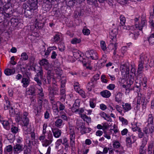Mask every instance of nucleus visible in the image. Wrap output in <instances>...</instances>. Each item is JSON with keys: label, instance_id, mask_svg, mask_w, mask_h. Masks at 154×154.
<instances>
[{"label": "nucleus", "instance_id": "nucleus-32", "mask_svg": "<svg viewBox=\"0 0 154 154\" xmlns=\"http://www.w3.org/2000/svg\"><path fill=\"white\" fill-rule=\"evenodd\" d=\"M82 118L87 122L88 123L91 122V119L90 117L87 116L86 115L83 114L81 115Z\"/></svg>", "mask_w": 154, "mask_h": 154}, {"label": "nucleus", "instance_id": "nucleus-44", "mask_svg": "<svg viewBox=\"0 0 154 154\" xmlns=\"http://www.w3.org/2000/svg\"><path fill=\"white\" fill-rule=\"evenodd\" d=\"M33 109L34 110L35 115H38L40 112V110L41 109H39V106L38 107L36 106H34L33 107Z\"/></svg>", "mask_w": 154, "mask_h": 154}, {"label": "nucleus", "instance_id": "nucleus-22", "mask_svg": "<svg viewBox=\"0 0 154 154\" xmlns=\"http://www.w3.org/2000/svg\"><path fill=\"white\" fill-rule=\"evenodd\" d=\"M26 94L29 95H33L35 93V88L34 86H31L26 89Z\"/></svg>", "mask_w": 154, "mask_h": 154}, {"label": "nucleus", "instance_id": "nucleus-29", "mask_svg": "<svg viewBox=\"0 0 154 154\" xmlns=\"http://www.w3.org/2000/svg\"><path fill=\"white\" fill-rule=\"evenodd\" d=\"M153 7L154 12L153 14H152L151 13L150 14L149 18V22L151 24V26L154 28V3L153 4Z\"/></svg>", "mask_w": 154, "mask_h": 154}, {"label": "nucleus", "instance_id": "nucleus-54", "mask_svg": "<svg viewBox=\"0 0 154 154\" xmlns=\"http://www.w3.org/2000/svg\"><path fill=\"white\" fill-rule=\"evenodd\" d=\"M79 85V84L78 82H76L74 83V88L77 92L81 89Z\"/></svg>", "mask_w": 154, "mask_h": 154}, {"label": "nucleus", "instance_id": "nucleus-51", "mask_svg": "<svg viewBox=\"0 0 154 154\" xmlns=\"http://www.w3.org/2000/svg\"><path fill=\"white\" fill-rule=\"evenodd\" d=\"M34 60L35 58L33 57H31L29 58V65L30 66H31L33 65L34 63Z\"/></svg>", "mask_w": 154, "mask_h": 154}, {"label": "nucleus", "instance_id": "nucleus-34", "mask_svg": "<svg viewBox=\"0 0 154 154\" xmlns=\"http://www.w3.org/2000/svg\"><path fill=\"white\" fill-rule=\"evenodd\" d=\"M62 120L60 119H58L55 122V125L57 127L60 128L62 126Z\"/></svg>", "mask_w": 154, "mask_h": 154}, {"label": "nucleus", "instance_id": "nucleus-45", "mask_svg": "<svg viewBox=\"0 0 154 154\" xmlns=\"http://www.w3.org/2000/svg\"><path fill=\"white\" fill-rule=\"evenodd\" d=\"M62 143V139H58L55 143L56 148L58 149L59 146L61 145Z\"/></svg>", "mask_w": 154, "mask_h": 154}, {"label": "nucleus", "instance_id": "nucleus-46", "mask_svg": "<svg viewBox=\"0 0 154 154\" xmlns=\"http://www.w3.org/2000/svg\"><path fill=\"white\" fill-rule=\"evenodd\" d=\"M112 146L115 148H118L120 146V144L118 141H115L112 142Z\"/></svg>", "mask_w": 154, "mask_h": 154}, {"label": "nucleus", "instance_id": "nucleus-17", "mask_svg": "<svg viewBox=\"0 0 154 154\" xmlns=\"http://www.w3.org/2000/svg\"><path fill=\"white\" fill-rule=\"evenodd\" d=\"M55 74H54V77H57L58 79H60L62 76L63 73L62 70L60 68H56L54 69Z\"/></svg>", "mask_w": 154, "mask_h": 154}, {"label": "nucleus", "instance_id": "nucleus-57", "mask_svg": "<svg viewBox=\"0 0 154 154\" xmlns=\"http://www.w3.org/2000/svg\"><path fill=\"white\" fill-rule=\"evenodd\" d=\"M82 32L84 35H88L90 33V31L88 29L84 28L82 30Z\"/></svg>", "mask_w": 154, "mask_h": 154}, {"label": "nucleus", "instance_id": "nucleus-62", "mask_svg": "<svg viewBox=\"0 0 154 154\" xmlns=\"http://www.w3.org/2000/svg\"><path fill=\"white\" fill-rule=\"evenodd\" d=\"M37 74L38 76L40 79H42V78L43 71L41 68H40V70L38 72H37Z\"/></svg>", "mask_w": 154, "mask_h": 154}, {"label": "nucleus", "instance_id": "nucleus-35", "mask_svg": "<svg viewBox=\"0 0 154 154\" xmlns=\"http://www.w3.org/2000/svg\"><path fill=\"white\" fill-rule=\"evenodd\" d=\"M148 119L147 122H148V125H153L152 123L153 122V117L152 114H149L148 115Z\"/></svg>", "mask_w": 154, "mask_h": 154}, {"label": "nucleus", "instance_id": "nucleus-13", "mask_svg": "<svg viewBox=\"0 0 154 154\" xmlns=\"http://www.w3.org/2000/svg\"><path fill=\"white\" fill-rule=\"evenodd\" d=\"M135 69L133 67H132L131 69L129 77V84L130 85H132L133 83L134 77L135 75Z\"/></svg>", "mask_w": 154, "mask_h": 154}, {"label": "nucleus", "instance_id": "nucleus-42", "mask_svg": "<svg viewBox=\"0 0 154 154\" xmlns=\"http://www.w3.org/2000/svg\"><path fill=\"white\" fill-rule=\"evenodd\" d=\"M115 108L121 115L123 116L124 115V113L122 112V108L120 106L118 105H116Z\"/></svg>", "mask_w": 154, "mask_h": 154}, {"label": "nucleus", "instance_id": "nucleus-43", "mask_svg": "<svg viewBox=\"0 0 154 154\" xmlns=\"http://www.w3.org/2000/svg\"><path fill=\"white\" fill-rule=\"evenodd\" d=\"M90 106L92 108H94L96 106V104L94 100L93 99H90L89 101Z\"/></svg>", "mask_w": 154, "mask_h": 154}, {"label": "nucleus", "instance_id": "nucleus-7", "mask_svg": "<svg viewBox=\"0 0 154 154\" xmlns=\"http://www.w3.org/2000/svg\"><path fill=\"white\" fill-rule=\"evenodd\" d=\"M69 148L73 152L75 149V134L73 127H70L69 129Z\"/></svg>", "mask_w": 154, "mask_h": 154}, {"label": "nucleus", "instance_id": "nucleus-41", "mask_svg": "<svg viewBox=\"0 0 154 154\" xmlns=\"http://www.w3.org/2000/svg\"><path fill=\"white\" fill-rule=\"evenodd\" d=\"M81 42V40L80 38H74L72 40L71 43L73 44L79 43Z\"/></svg>", "mask_w": 154, "mask_h": 154}, {"label": "nucleus", "instance_id": "nucleus-31", "mask_svg": "<svg viewBox=\"0 0 154 154\" xmlns=\"http://www.w3.org/2000/svg\"><path fill=\"white\" fill-rule=\"evenodd\" d=\"M122 93L120 92L118 93L116 96V101L118 103H120L122 101Z\"/></svg>", "mask_w": 154, "mask_h": 154}, {"label": "nucleus", "instance_id": "nucleus-28", "mask_svg": "<svg viewBox=\"0 0 154 154\" xmlns=\"http://www.w3.org/2000/svg\"><path fill=\"white\" fill-rule=\"evenodd\" d=\"M15 72V70L14 69H7L4 71L5 74L7 76L11 75L14 74Z\"/></svg>", "mask_w": 154, "mask_h": 154}, {"label": "nucleus", "instance_id": "nucleus-3", "mask_svg": "<svg viewBox=\"0 0 154 154\" xmlns=\"http://www.w3.org/2000/svg\"><path fill=\"white\" fill-rule=\"evenodd\" d=\"M55 86L57 85H55ZM58 89L55 86L54 89H51L49 93V96L52 102H51L52 106V109L53 112L57 114L59 112V110L58 109L57 106H58L57 102H54L53 101V97L55 95L58 94Z\"/></svg>", "mask_w": 154, "mask_h": 154}, {"label": "nucleus", "instance_id": "nucleus-60", "mask_svg": "<svg viewBox=\"0 0 154 154\" xmlns=\"http://www.w3.org/2000/svg\"><path fill=\"white\" fill-rule=\"evenodd\" d=\"M77 92L80 94L82 97L85 98V92L83 90L81 89Z\"/></svg>", "mask_w": 154, "mask_h": 154}, {"label": "nucleus", "instance_id": "nucleus-6", "mask_svg": "<svg viewBox=\"0 0 154 154\" xmlns=\"http://www.w3.org/2000/svg\"><path fill=\"white\" fill-rule=\"evenodd\" d=\"M149 63V65L150 66H152L154 64V61L151 60L149 62V60L147 59L146 56L144 54H141L140 56V60L139 62L138 67V68L137 72H138L140 73L143 69V64L145 62Z\"/></svg>", "mask_w": 154, "mask_h": 154}, {"label": "nucleus", "instance_id": "nucleus-1", "mask_svg": "<svg viewBox=\"0 0 154 154\" xmlns=\"http://www.w3.org/2000/svg\"><path fill=\"white\" fill-rule=\"evenodd\" d=\"M138 19L137 18L134 19L136 22L134 26H125L123 27L124 29L130 30L129 32V36L134 40L137 39L138 36L139 34L137 30H141L146 25V21L145 20H142L140 23L138 22Z\"/></svg>", "mask_w": 154, "mask_h": 154}, {"label": "nucleus", "instance_id": "nucleus-38", "mask_svg": "<svg viewBox=\"0 0 154 154\" xmlns=\"http://www.w3.org/2000/svg\"><path fill=\"white\" fill-rule=\"evenodd\" d=\"M60 79L61 80V86L62 88H64L65 86L66 81V78L63 76H62Z\"/></svg>", "mask_w": 154, "mask_h": 154}, {"label": "nucleus", "instance_id": "nucleus-52", "mask_svg": "<svg viewBox=\"0 0 154 154\" xmlns=\"http://www.w3.org/2000/svg\"><path fill=\"white\" fill-rule=\"evenodd\" d=\"M143 97L144 96H142V95L141 94H140V95H138L137 99V104L140 105V104L141 103V102H142V100L143 98Z\"/></svg>", "mask_w": 154, "mask_h": 154}, {"label": "nucleus", "instance_id": "nucleus-63", "mask_svg": "<svg viewBox=\"0 0 154 154\" xmlns=\"http://www.w3.org/2000/svg\"><path fill=\"white\" fill-rule=\"evenodd\" d=\"M100 115L102 117L106 119V118H108L107 115L104 112L101 111L100 113Z\"/></svg>", "mask_w": 154, "mask_h": 154}, {"label": "nucleus", "instance_id": "nucleus-37", "mask_svg": "<svg viewBox=\"0 0 154 154\" xmlns=\"http://www.w3.org/2000/svg\"><path fill=\"white\" fill-rule=\"evenodd\" d=\"M100 46L103 51H105L107 49V47L105 42L103 41H101L100 42Z\"/></svg>", "mask_w": 154, "mask_h": 154}, {"label": "nucleus", "instance_id": "nucleus-21", "mask_svg": "<svg viewBox=\"0 0 154 154\" xmlns=\"http://www.w3.org/2000/svg\"><path fill=\"white\" fill-rule=\"evenodd\" d=\"M118 34L117 30L116 29H114L111 30L109 32L110 38L112 40H113L115 39Z\"/></svg>", "mask_w": 154, "mask_h": 154}, {"label": "nucleus", "instance_id": "nucleus-12", "mask_svg": "<svg viewBox=\"0 0 154 154\" xmlns=\"http://www.w3.org/2000/svg\"><path fill=\"white\" fill-rule=\"evenodd\" d=\"M73 55L74 57L77 59H79L80 61H82L83 60V54L80 51L78 50H75L73 52Z\"/></svg>", "mask_w": 154, "mask_h": 154}, {"label": "nucleus", "instance_id": "nucleus-18", "mask_svg": "<svg viewBox=\"0 0 154 154\" xmlns=\"http://www.w3.org/2000/svg\"><path fill=\"white\" fill-rule=\"evenodd\" d=\"M122 106L123 111L125 113L130 111L132 109L131 104L128 103H124Z\"/></svg>", "mask_w": 154, "mask_h": 154}, {"label": "nucleus", "instance_id": "nucleus-14", "mask_svg": "<svg viewBox=\"0 0 154 154\" xmlns=\"http://www.w3.org/2000/svg\"><path fill=\"white\" fill-rule=\"evenodd\" d=\"M80 100H79L76 99L71 109V110L73 112H75L78 111V109L79 106Z\"/></svg>", "mask_w": 154, "mask_h": 154}, {"label": "nucleus", "instance_id": "nucleus-61", "mask_svg": "<svg viewBox=\"0 0 154 154\" xmlns=\"http://www.w3.org/2000/svg\"><path fill=\"white\" fill-rule=\"evenodd\" d=\"M115 87V86L113 84H110L108 86H107V88L109 90H113Z\"/></svg>", "mask_w": 154, "mask_h": 154}, {"label": "nucleus", "instance_id": "nucleus-58", "mask_svg": "<svg viewBox=\"0 0 154 154\" xmlns=\"http://www.w3.org/2000/svg\"><path fill=\"white\" fill-rule=\"evenodd\" d=\"M60 117L62 119L64 120H66L67 119V117L66 116V115L65 113L63 114V112H60Z\"/></svg>", "mask_w": 154, "mask_h": 154}, {"label": "nucleus", "instance_id": "nucleus-55", "mask_svg": "<svg viewBox=\"0 0 154 154\" xmlns=\"http://www.w3.org/2000/svg\"><path fill=\"white\" fill-rule=\"evenodd\" d=\"M148 140V138L147 137H144L143 139L141 146L145 147L147 144Z\"/></svg>", "mask_w": 154, "mask_h": 154}, {"label": "nucleus", "instance_id": "nucleus-40", "mask_svg": "<svg viewBox=\"0 0 154 154\" xmlns=\"http://www.w3.org/2000/svg\"><path fill=\"white\" fill-rule=\"evenodd\" d=\"M119 119L120 121L122 122V124L124 125H127L128 122L127 119L121 116L119 117Z\"/></svg>", "mask_w": 154, "mask_h": 154}, {"label": "nucleus", "instance_id": "nucleus-8", "mask_svg": "<svg viewBox=\"0 0 154 154\" xmlns=\"http://www.w3.org/2000/svg\"><path fill=\"white\" fill-rule=\"evenodd\" d=\"M137 140V137L133 135H131L126 138V142L127 146L131 147V144L134 143Z\"/></svg>", "mask_w": 154, "mask_h": 154}, {"label": "nucleus", "instance_id": "nucleus-39", "mask_svg": "<svg viewBox=\"0 0 154 154\" xmlns=\"http://www.w3.org/2000/svg\"><path fill=\"white\" fill-rule=\"evenodd\" d=\"M51 142L47 139H45L42 142V145L43 146L46 147L51 144Z\"/></svg>", "mask_w": 154, "mask_h": 154}, {"label": "nucleus", "instance_id": "nucleus-10", "mask_svg": "<svg viewBox=\"0 0 154 154\" xmlns=\"http://www.w3.org/2000/svg\"><path fill=\"white\" fill-rule=\"evenodd\" d=\"M99 79V75L98 74H96L94 76L93 78L92 79V80H94L92 81V80L91 82H89L87 86V88L89 91H91L93 88L94 81H96L97 80Z\"/></svg>", "mask_w": 154, "mask_h": 154}, {"label": "nucleus", "instance_id": "nucleus-4", "mask_svg": "<svg viewBox=\"0 0 154 154\" xmlns=\"http://www.w3.org/2000/svg\"><path fill=\"white\" fill-rule=\"evenodd\" d=\"M28 113L26 112L23 113V116L22 117V120L23 123V133L26 134H28L31 133V128L30 125H29V120L27 117Z\"/></svg>", "mask_w": 154, "mask_h": 154}, {"label": "nucleus", "instance_id": "nucleus-2", "mask_svg": "<svg viewBox=\"0 0 154 154\" xmlns=\"http://www.w3.org/2000/svg\"><path fill=\"white\" fill-rule=\"evenodd\" d=\"M85 55L86 56H84L82 60L83 65L86 68L91 69L92 67L90 65V59H97V54L95 51L91 50L86 52Z\"/></svg>", "mask_w": 154, "mask_h": 154}, {"label": "nucleus", "instance_id": "nucleus-5", "mask_svg": "<svg viewBox=\"0 0 154 154\" xmlns=\"http://www.w3.org/2000/svg\"><path fill=\"white\" fill-rule=\"evenodd\" d=\"M39 63L41 66H43L45 69L48 71V79L51 78L53 79V68H51V65L49 64L48 60L45 59H43L40 61Z\"/></svg>", "mask_w": 154, "mask_h": 154}, {"label": "nucleus", "instance_id": "nucleus-56", "mask_svg": "<svg viewBox=\"0 0 154 154\" xmlns=\"http://www.w3.org/2000/svg\"><path fill=\"white\" fill-rule=\"evenodd\" d=\"M57 104H58L59 107V110H62L64 109L65 108L64 105L62 103L60 102L57 101Z\"/></svg>", "mask_w": 154, "mask_h": 154}, {"label": "nucleus", "instance_id": "nucleus-20", "mask_svg": "<svg viewBox=\"0 0 154 154\" xmlns=\"http://www.w3.org/2000/svg\"><path fill=\"white\" fill-rule=\"evenodd\" d=\"M38 103L39 109H42V106L45 107L48 105V100L46 99H39L38 100Z\"/></svg>", "mask_w": 154, "mask_h": 154}, {"label": "nucleus", "instance_id": "nucleus-48", "mask_svg": "<svg viewBox=\"0 0 154 154\" xmlns=\"http://www.w3.org/2000/svg\"><path fill=\"white\" fill-rule=\"evenodd\" d=\"M28 58V56L25 52L21 54V59L22 60H26Z\"/></svg>", "mask_w": 154, "mask_h": 154}, {"label": "nucleus", "instance_id": "nucleus-47", "mask_svg": "<svg viewBox=\"0 0 154 154\" xmlns=\"http://www.w3.org/2000/svg\"><path fill=\"white\" fill-rule=\"evenodd\" d=\"M120 23L122 26H123L125 23L126 20L125 17L123 15H121L120 17Z\"/></svg>", "mask_w": 154, "mask_h": 154}, {"label": "nucleus", "instance_id": "nucleus-16", "mask_svg": "<svg viewBox=\"0 0 154 154\" xmlns=\"http://www.w3.org/2000/svg\"><path fill=\"white\" fill-rule=\"evenodd\" d=\"M120 70L122 73L128 75L129 72V66L126 65H122L120 66Z\"/></svg>", "mask_w": 154, "mask_h": 154}, {"label": "nucleus", "instance_id": "nucleus-23", "mask_svg": "<svg viewBox=\"0 0 154 154\" xmlns=\"http://www.w3.org/2000/svg\"><path fill=\"white\" fill-rule=\"evenodd\" d=\"M54 137L56 138H59L61 135V131L59 129L52 130Z\"/></svg>", "mask_w": 154, "mask_h": 154}, {"label": "nucleus", "instance_id": "nucleus-27", "mask_svg": "<svg viewBox=\"0 0 154 154\" xmlns=\"http://www.w3.org/2000/svg\"><path fill=\"white\" fill-rule=\"evenodd\" d=\"M148 102L147 100H146L145 97H143L141 103L142 105V110L143 111H145L146 107V104Z\"/></svg>", "mask_w": 154, "mask_h": 154}, {"label": "nucleus", "instance_id": "nucleus-64", "mask_svg": "<svg viewBox=\"0 0 154 154\" xmlns=\"http://www.w3.org/2000/svg\"><path fill=\"white\" fill-rule=\"evenodd\" d=\"M144 146H141L140 148V153L141 154H144L145 153V149Z\"/></svg>", "mask_w": 154, "mask_h": 154}, {"label": "nucleus", "instance_id": "nucleus-25", "mask_svg": "<svg viewBox=\"0 0 154 154\" xmlns=\"http://www.w3.org/2000/svg\"><path fill=\"white\" fill-rule=\"evenodd\" d=\"M29 82L30 80L28 78H23L21 81L22 86L24 88L27 87L29 85Z\"/></svg>", "mask_w": 154, "mask_h": 154}, {"label": "nucleus", "instance_id": "nucleus-53", "mask_svg": "<svg viewBox=\"0 0 154 154\" xmlns=\"http://www.w3.org/2000/svg\"><path fill=\"white\" fill-rule=\"evenodd\" d=\"M148 41L150 44H154V36L151 35L148 38Z\"/></svg>", "mask_w": 154, "mask_h": 154}, {"label": "nucleus", "instance_id": "nucleus-26", "mask_svg": "<svg viewBox=\"0 0 154 154\" xmlns=\"http://www.w3.org/2000/svg\"><path fill=\"white\" fill-rule=\"evenodd\" d=\"M100 94L103 97L105 98H108L111 95L110 92L107 90L101 92Z\"/></svg>", "mask_w": 154, "mask_h": 154}, {"label": "nucleus", "instance_id": "nucleus-59", "mask_svg": "<svg viewBox=\"0 0 154 154\" xmlns=\"http://www.w3.org/2000/svg\"><path fill=\"white\" fill-rule=\"evenodd\" d=\"M38 94L41 97L44 96V94L43 91V89L42 88H40L38 89Z\"/></svg>", "mask_w": 154, "mask_h": 154}, {"label": "nucleus", "instance_id": "nucleus-11", "mask_svg": "<svg viewBox=\"0 0 154 154\" xmlns=\"http://www.w3.org/2000/svg\"><path fill=\"white\" fill-rule=\"evenodd\" d=\"M154 131V127L153 125H147L143 129V131L146 134H149L152 133Z\"/></svg>", "mask_w": 154, "mask_h": 154}, {"label": "nucleus", "instance_id": "nucleus-9", "mask_svg": "<svg viewBox=\"0 0 154 154\" xmlns=\"http://www.w3.org/2000/svg\"><path fill=\"white\" fill-rule=\"evenodd\" d=\"M76 124L77 127L79 128L81 134H85L86 128L85 127V124L82 122L81 121H77Z\"/></svg>", "mask_w": 154, "mask_h": 154}, {"label": "nucleus", "instance_id": "nucleus-19", "mask_svg": "<svg viewBox=\"0 0 154 154\" xmlns=\"http://www.w3.org/2000/svg\"><path fill=\"white\" fill-rule=\"evenodd\" d=\"M1 116H0V122L4 128L7 130H9L10 128V125L8 122L7 121H4Z\"/></svg>", "mask_w": 154, "mask_h": 154}, {"label": "nucleus", "instance_id": "nucleus-50", "mask_svg": "<svg viewBox=\"0 0 154 154\" xmlns=\"http://www.w3.org/2000/svg\"><path fill=\"white\" fill-rule=\"evenodd\" d=\"M100 79L101 82L103 83H106L108 82V80L107 79V77L106 76L104 75H102L101 76Z\"/></svg>", "mask_w": 154, "mask_h": 154}, {"label": "nucleus", "instance_id": "nucleus-36", "mask_svg": "<svg viewBox=\"0 0 154 154\" xmlns=\"http://www.w3.org/2000/svg\"><path fill=\"white\" fill-rule=\"evenodd\" d=\"M106 61V59L104 57H103L99 61L100 66H104L105 63Z\"/></svg>", "mask_w": 154, "mask_h": 154}, {"label": "nucleus", "instance_id": "nucleus-49", "mask_svg": "<svg viewBox=\"0 0 154 154\" xmlns=\"http://www.w3.org/2000/svg\"><path fill=\"white\" fill-rule=\"evenodd\" d=\"M19 151V144H17L14 146V152L15 154L18 153Z\"/></svg>", "mask_w": 154, "mask_h": 154}, {"label": "nucleus", "instance_id": "nucleus-33", "mask_svg": "<svg viewBox=\"0 0 154 154\" xmlns=\"http://www.w3.org/2000/svg\"><path fill=\"white\" fill-rule=\"evenodd\" d=\"M13 149L12 146L11 145L7 146L5 149V152L6 153H9V154H11Z\"/></svg>", "mask_w": 154, "mask_h": 154}, {"label": "nucleus", "instance_id": "nucleus-30", "mask_svg": "<svg viewBox=\"0 0 154 154\" xmlns=\"http://www.w3.org/2000/svg\"><path fill=\"white\" fill-rule=\"evenodd\" d=\"M132 129L134 131H140V129L137 125V123L136 122H134L132 124Z\"/></svg>", "mask_w": 154, "mask_h": 154}, {"label": "nucleus", "instance_id": "nucleus-15", "mask_svg": "<svg viewBox=\"0 0 154 154\" xmlns=\"http://www.w3.org/2000/svg\"><path fill=\"white\" fill-rule=\"evenodd\" d=\"M47 124H44L43 126V130H42V135L41 136L39 137V140L40 141H43L45 140V134L46 132V128L47 127Z\"/></svg>", "mask_w": 154, "mask_h": 154}, {"label": "nucleus", "instance_id": "nucleus-24", "mask_svg": "<svg viewBox=\"0 0 154 154\" xmlns=\"http://www.w3.org/2000/svg\"><path fill=\"white\" fill-rule=\"evenodd\" d=\"M154 149V142L152 141L148 143V154H152V150Z\"/></svg>", "mask_w": 154, "mask_h": 154}]
</instances>
